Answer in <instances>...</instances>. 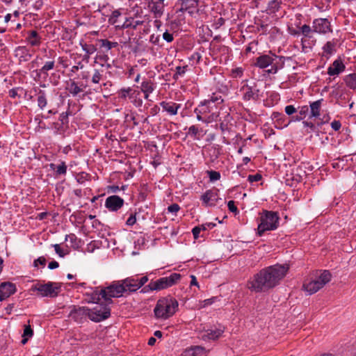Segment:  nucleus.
I'll return each mask as SVG.
<instances>
[{
    "label": "nucleus",
    "mask_w": 356,
    "mask_h": 356,
    "mask_svg": "<svg viewBox=\"0 0 356 356\" xmlns=\"http://www.w3.org/2000/svg\"><path fill=\"white\" fill-rule=\"evenodd\" d=\"M289 265L276 264L261 270L248 282L247 287L252 291L261 292L275 287L284 277Z\"/></svg>",
    "instance_id": "1"
},
{
    "label": "nucleus",
    "mask_w": 356,
    "mask_h": 356,
    "mask_svg": "<svg viewBox=\"0 0 356 356\" xmlns=\"http://www.w3.org/2000/svg\"><path fill=\"white\" fill-rule=\"evenodd\" d=\"M284 56H278L275 54H263L255 58L254 66L259 69H265L270 66V68L266 72L268 74H275L280 69L284 67Z\"/></svg>",
    "instance_id": "2"
},
{
    "label": "nucleus",
    "mask_w": 356,
    "mask_h": 356,
    "mask_svg": "<svg viewBox=\"0 0 356 356\" xmlns=\"http://www.w3.org/2000/svg\"><path fill=\"white\" fill-rule=\"evenodd\" d=\"M178 302L172 297H165L158 300L154 309L157 318L167 319L172 316L178 308Z\"/></svg>",
    "instance_id": "3"
},
{
    "label": "nucleus",
    "mask_w": 356,
    "mask_h": 356,
    "mask_svg": "<svg viewBox=\"0 0 356 356\" xmlns=\"http://www.w3.org/2000/svg\"><path fill=\"white\" fill-rule=\"evenodd\" d=\"M260 222L257 227V234L261 236L266 231H273L279 226L280 217L277 212L264 210L260 213Z\"/></svg>",
    "instance_id": "4"
},
{
    "label": "nucleus",
    "mask_w": 356,
    "mask_h": 356,
    "mask_svg": "<svg viewBox=\"0 0 356 356\" xmlns=\"http://www.w3.org/2000/svg\"><path fill=\"white\" fill-rule=\"evenodd\" d=\"M181 277V275L179 273H173L168 277H163L155 281H151L147 286L142 289V291L146 293L149 291H161L168 289L176 284L180 280Z\"/></svg>",
    "instance_id": "5"
},
{
    "label": "nucleus",
    "mask_w": 356,
    "mask_h": 356,
    "mask_svg": "<svg viewBox=\"0 0 356 356\" xmlns=\"http://www.w3.org/2000/svg\"><path fill=\"white\" fill-rule=\"evenodd\" d=\"M331 274L328 270H323L321 275L316 279L309 282H305L302 285L303 289L312 295L322 289L331 280Z\"/></svg>",
    "instance_id": "6"
},
{
    "label": "nucleus",
    "mask_w": 356,
    "mask_h": 356,
    "mask_svg": "<svg viewBox=\"0 0 356 356\" xmlns=\"http://www.w3.org/2000/svg\"><path fill=\"white\" fill-rule=\"evenodd\" d=\"M59 283L49 282L47 284H36L31 287L32 291H38L42 297L54 298L60 291Z\"/></svg>",
    "instance_id": "7"
},
{
    "label": "nucleus",
    "mask_w": 356,
    "mask_h": 356,
    "mask_svg": "<svg viewBox=\"0 0 356 356\" xmlns=\"http://www.w3.org/2000/svg\"><path fill=\"white\" fill-rule=\"evenodd\" d=\"M194 113L198 121L209 123L213 119V106H210L209 102L205 99L201 102L195 108Z\"/></svg>",
    "instance_id": "8"
},
{
    "label": "nucleus",
    "mask_w": 356,
    "mask_h": 356,
    "mask_svg": "<svg viewBox=\"0 0 356 356\" xmlns=\"http://www.w3.org/2000/svg\"><path fill=\"white\" fill-rule=\"evenodd\" d=\"M111 315V309L106 304H97L89 309V319L94 322H100L108 318Z\"/></svg>",
    "instance_id": "9"
},
{
    "label": "nucleus",
    "mask_w": 356,
    "mask_h": 356,
    "mask_svg": "<svg viewBox=\"0 0 356 356\" xmlns=\"http://www.w3.org/2000/svg\"><path fill=\"white\" fill-rule=\"evenodd\" d=\"M104 289L108 303L112 302V298H120L126 293L122 280L113 282L110 286Z\"/></svg>",
    "instance_id": "10"
},
{
    "label": "nucleus",
    "mask_w": 356,
    "mask_h": 356,
    "mask_svg": "<svg viewBox=\"0 0 356 356\" xmlns=\"http://www.w3.org/2000/svg\"><path fill=\"white\" fill-rule=\"evenodd\" d=\"M69 317L74 321L81 323L89 318V308L87 307L73 306Z\"/></svg>",
    "instance_id": "11"
},
{
    "label": "nucleus",
    "mask_w": 356,
    "mask_h": 356,
    "mask_svg": "<svg viewBox=\"0 0 356 356\" xmlns=\"http://www.w3.org/2000/svg\"><path fill=\"white\" fill-rule=\"evenodd\" d=\"M312 30L319 34H326L332 31L330 22L326 18L315 19L312 23Z\"/></svg>",
    "instance_id": "12"
},
{
    "label": "nucleus",
    "mask_w": 356,
    "mask_h": 356,
    "mask_svg": "<svg viewBox=\"0 0 356 356\" xmlns=\"http://www.w3.org/2000/svg\"><path fill=\"white\" fill-rule=\"evenodd\" d=\"M124 200L118 195L108 196L105 201V207L110 211H118L124 205Z\"/></svg>",
    "instance_id": "13"
},
{
    "label": "nucleus",
    "mask_w": 356,
    "mask_h": 356,
    "mask_svg": "<svg viewBox=\"0 0 356 356\" xmlns=\"http://www.w3.org/2000/svg\"><path fill=\"white\" fill-rule=\"evenodd\" d=\"M15 284L7 282L0 284V300H4L16 292Z\"/></svg>",
    "instance_id": "14"
},
{
    "label": "nucleus",
    "mask_w": 356,
    "mask_h": 356,
    "mask_svg": "<svg viewBox=\"0 0 356 356\" xmlns=\"http://www.w3.org/2000/svg\"><path fill=\"white\" fill-rule=\"evenodd\" d=\"M199 1L200 0H178V3H179L181 6L177 13L188 12L191 15H193L194 13L193 9L198 6Z\"/></svg>",
    "instance_id": "15"
},
{
    "label": "nucleus",
    "mask_w": 356,
    "mask_h": 356,
    "mask_svg": "<svg viewBox=\"0 0 356 356\" xmlns=\"http://www.w3.org/2000/svg\"><path fill=\"white\" fill-rule=\"evenodd\" d=\"M15 56L18 58L19 63H25L32 58V53L25 46L17 47L15 50Z\"/></svg>",
    "instance_id": "16"
},
{
    "label": "nucleus",
    "mask_w": 356,
    "mask_h": 356,
    "mask_svg": "<svg viewBox=\"0 0 356 356\" xmlns=\"http://www.w3.org/2000/svg\"><path fill=\"white\" fill-rule=\"evenodd\" d=\"M147 4L149 10L154 13L155 17H160L164 12V3L156 1L154 0H145Z\"/></svg>",
    "instance_id": "17"
},
{
    "label": "nucleus",
    "mask_w": 356,
    "mask_h": 356,
    "mask_svg": "<svg viewBox=\"0 0 356 356\" xmlns=\"http://www.w3.org/2000/svg\"><path fill=\"white\" fill-rule=\"evenodd\" d=\"M243 99L245 101L257 100L259 98V90L255 87L245 86L241 88Z\"/></svg>",
    "instance_id": "18"
},
{
    "label": "nucleus",
    "mask_w": 356,
    "mask_h": 356,
    "mask_svg": "<svg viewBox=\"0 0 356 356\" xmlns=\"http://www.w3.org/2000/svg\"><path fill=\"white\" fill-rule=\"evenodd\" d=\"M218 194L212 190L207 191L202 196L201 200L205 207H213L216 205L218 201Z\"/></svg>",
    "instance_id": "19"
},
{
    "label": "nucleus",
    "mask_w": 356,
    "mask_h": 356,
    "mask_svg": "<svg viewBox=\"0 0 356 356\" xmlns=\"http://www.w3.org/2000/svg\"><path fill=\"white\" fill-rule=\"evenodd\" d=\"M86 87V86H84L83 83L79 84L74 79H70L66 83L65 90H67L73 97H75L80 92H83Z\"/></svg>",
    "instance_id": "20"
},
{
    "label": "nucleus",
    "mask_w": 356,
    "mask_h": 356,
    "mask_svg": "<svg viewBox=\"0 0 356 356\" xmlns=\"http://www.w3.org/2000/svg\"><path fill=\"white\" fill-rule=\"evenodd\" d=\"M346 69L341 58L336 59L327 68V74L330 76H337L343 72Z\"/></svg>",
    "instance_id": "21"
},
{
    "label": "nucleus",
    "mask_w": 356,
    "mask_h": 356,
    "mask_svg": "<svg viewBox=\"0 0 356 356\" xmlns=\"http://www.w3.org/2000/svg\"><path fill=\"white\" fill-rule=\"evenodd\" d=\"M45 54L44 55V58H46L47 60H46L44 63V65L42 66V68L45 69L46 70L50 71L56 67V52L50 49L49 51H47V49H44Z\"/></svg>",
    "instance_id": "22"
},
{
    "label": "nucleus",
    "mask_w": 356,
    "mask_h": 356,
    "mask_svg": "<svg viewBox=\"0 0 356 356\" xmlns=\"http://www.w3.org/2000/svg\"><path fill=\"white\" fill-rule=\"evenodd\" d=\"M79 44L85 52V54L83 56V60L88 63L90 56L93 54L97 49L95 44H89L83 40H80Z\"/></svg>",
    "instance_id": "23"
},
{
    "label": "nucleus",
    "mask_w": 356,
    "mask_h": 356,
    "mask_svg": "<svg viewBox=\"0 0 356 356\" xmlns=\"http://www.w3.org/2000/svg\"><path fill=\"white\" fill-rule=\"evenodd\" d=\"M291 179L297 183L301 182L307 176L305 166L303 164L298 165L292 169Z\"/></svg>",
    "instance_id": "24"
},
{
    "label": "nucleus",
    "mask_w": 356,
    "mask_h": 356,
    "mask_svg": "<svg viewBox=\"0 0 356 356\" xmlns=\"http://www.w3.org/2000/svg\"><path fill=\"white\" fill-rule=\"evenodd\" d=\"M122 281L126 293L129 294L130 293L135 292L140 289V286L138 284V279L136 278L130 277H127L126 279H124Z\"/></svg>",
    "instance_id": "25"
},
{
    "label": "nucleus",
    "mask_w": 356,
    "mask_h": 356,
    "mask_svg": "<svg viewBox=\"0 0 356 356\" xmlns=\"http://www.w3.org/2000/svg\"><path fill=\"white\" fill-rule=\"evenodd\" d=\"M159 104L163 110L170 115H177L178 110L181 108V105L179 104H177L174 102L163 101L160 102Z\"/></svg>",
    "instance_id": "26"
},
{
    "label": "nucleus",
    "mask_w": 356,
    "mask_h": 356,
    "mask_svg": "<svg viewBox=\"0 0 356 356\" xmlns=\"http://www.w3.org/2000/svg\"><path fill=\"white\" fill-rule=\"evenodd\" d=\"M207 351L204 347L194 346L186 349L181 356H207Z\"/></svg>",
    "instance_id": "27"
},
{
    "label": "nucleus",
    "mask_w": 356,
    "mask_h": 356,
    "mask_svg": "<svg viewBox=\"0 0 356 356\" xmlns=\"http://www.w3.org/2000/svg\"><path fill=\"white\" fill-rule=\"evenodd\" d=\"M26 41L31 47H38L42 42V38L36 31L31 30L27 32Z\"/></svg>",
    "instance_id": "28"
},
{
    "label": "nucleus",
    "mask_w": 356,
    "mask_h": 356,
    "mask_svg": "<svg viewBox=\"0 0 356 356\" xmlns=\"http://www.w3.org/2000/svg\"><path fill=\"white\" fill-rule=\"evenodd\" d=\"M156 85L151 80L145 79L141 83L140 90L144 93V98L149 99V94L156 89Z\"/></svg>",
    "instance_id": "29"
},
{
    "label": "nucleus",
    "mask_w": 356,
    "mask_h": 356,
    "mask_svg": "<svg viewBox=\"0 0 356 356\" xmlns=\"http://www.w3.org/2000/svg\"><path fill=\"white\" fill-rule=\"evenodd\" d=\"M221 329L207 330L201 334L200 338L204 341L216 340L222 334Z\"/></svg>",
    "instance_id": "30"
},
{
    "label": "nucleus",
    "mask_w": 356,
    "mask_h": 356,
    "mask_svg": "<svg viewBox=\"0 0 356 356\" xmlns=\"http://www.w3.org/2000/svg\"><path fill=\"white\" fill-rule=\"evenodd\" d=\"M143 23H144V21H143V20L135 19L133 17H129V18H127L126 20L124 21V22L122 25H116V28L122 29H129V28H131L133 29H136V28L138 26L143 24Z\"/></svg>",
    "instance_id": "31"
},
{
    "label": "nucleus",
    "mask_w": 356,
    "mask_h": 356,
    "mask_svg": "<svg viewBox=\"0 0 356 356\" xmlns=\"http://www.w3.org/2000/svg\"><path fill=\"white\" fill-rule=\"evenodd\" d=\"M97 41L99 44L100 50L104 54L107 53L111 49L115 48L118 46V43L117 42H111L107 39H97Z\"/></svg>",
    "instance_id": "32"
},
{
    "label": "nucleus",
    "mask_w": 356,
    "mask_h": 356,
    "mask_svg": "<svg viewBox=\"0 0 356 356\" xmlns=\"http://www.w3.org/2000/svg\"><path fill=\"white\" fill-rule=\"evenodd\" d=\"M140 95V92L133 89L131 87L127 88H122L120 91V97L122 99L129 97L130 99L137 97Z\"/></svg>",
    "instance_id": "33"
},
{
    "label": "nucleus",
    "mask_w": 356,
    "mask_h": 356,
    "mask_svg": "<svg viewBox=\"0 0 356 356\" xmlns=\"http://www.w3.org/2000/svg\"><path fill=\"white\" fill-rule=\"evenodd\" d=\"M102 299H104L107 302L106 293L105 289H102L100 291H94L91 293V298L90 302L98 303Z\"/></svg>",
    "instance_id": "34"
},
{
    "label": "nucleus",
    "mask_w": 356,
    "mask_h": 356,
    "mask_svg": "<svg viewBox=\"0 0 356 356\" xmlns=\"http://www.w3.org/2000/svg\"><path fill=\"white\" fill-rule=\"evenodd\" d=\"M323 99H318L317 101L313 102L310 103V118H318L320 115V110L321 107Z\"/></svg>",
    "instance_id": "35"
},
{
    "label": "nucleus",
    "mask_w": 356,
    "mask_h": 356,
    "mask_svg": "<svg viewBox=\"0 0 356 356\" xmlns=\"http://www.w3.org/2000/svg\"><path fill=\"white\" fill-rule=\"evenodd\" d=\"M49 72L48 70H46L45 69L41 67L38 70H35L33 72V73H35V76L33 77L34 80L35 81H46L47 79L49 76Z\"/></svg>",
    "instance_id": "36"
},
{
    "label": "nucleus",
    "mask_w": 356,
    "mask_h": 356,
    "mask_svg": "<svg viewBox=\"0 0 356 356\" xmlns=\"http://www.w3.org/2000/svg\"><path fill=\"white\" fill-rule=\"evenodd\" d=\"M282 3V0H272L268 3L267 12L268 14H275L277 13Z\"/></svg>",
    "instance_id": "37"
},
{
    "label": "nucleus",
    "mask_w": 356,
    "mask_h": 356,
    "mask_svg": "<svg viewBox=\"0 0 356 356\" xmlns=\"http://www.w3.org/2000/svg\"><path fill=\"white\" fill-rule=\"evenodd\" d=\"M208 152L211 162L217 160L220 154V148L219 145H213L208 148Z\"/></svg>",
    "instance_id": "38"
},
{
    "label": "nucleus",
    "mask_w": 356,
    "mask_h": 356,
    "mask_svg": "<svg viewBox=\"0 0 356 356\" xmlns=\"http://www.w3.org/2000/svg\"><path fill=\"white\" fill-rule=\"evenodd\" d=\"M38 106L43 109L47 104V99L46 93L44 90H40L38 94Z\"/></svg>",
    "instance_id": "39"
},
{
    "label": "nucleus",
    "mask_w": 356,
    "mask_h": 356,
    "mask_svg": "<svg viewBox=\"0 0 356 356\" xmlns=\"http://www.w3.org/2000/svg\"><path fill=\"white\" fill-rule=\"evenodd\" d=\"M49 166L51 169L56 171V175H65L67 172V165L64 161H62L58 166L54 163H50Z\"/></svg>",
    "instance_id": "40"
},
{
    "label": "nucleus",
    "mask_w": 356,
    "mask_h": 356,
    "mask_svg": "<svg viewBox=\"0 0 356 356\" xmlns=\"http://www.w3.org/2000/svg\"><path fill=\"white\" fill-rule=\"evenodd\" d=\"M207 102H209V104L214 103L215 106H218L223 102V99L222 95L219 92H214L212 95L207 99H205Z\"/></svg>",
    "instance_id": "41"
},
{
    "label": "nucleus",
    "mask_w": 356,
    "mask_h": 356,
    "mask_svg": "<svg viewBox=\"0 0 356 356\" xmlns=\"http://www.w3.org/2000/svg\"><path fill=\"white\" fill-rule=\"evenodd\" d=\"M188 68V65H186L184 66H177L175 68V73L173 75V79L175 80H177L179 77H182L184 76L186 72H187Z\"/></svg>",
    "instance_id": "42"
},
{
    "label": "nucleus",
    "mask_w": 356,
    "mask_h": 356,
    "mask_svg": "<svg viewBox=\"0 0 356 356\" xmlns=\"http://www.w3.org/2000/svg\"><path fill=\"white\" fill-rule=\"evenodd\" d=\"M344 81L349 88L356 89V74H350L347 75L345 77Z\"/></svg>",
    "instance_id": "43"
},
{
    "label": "nucleus",
    "mask_w": 356,
    "mask_h": 356,
    "mask_svg": "<svg viewBox=\"0 0 356 356\" xmlns=\"http://www.w3.org/2000/svg\"><path fill=\"white\" fill-rule=\"evenodd\" d=\"M309 113V108L307 106H302L299 107L298 115L296 117V120L300 121L304 119Z\"/></svg>",
    "instance_id": "44"
},
{
    "label": "nucleus",
    "mask_w": 356,
    "mask_h": 356,
    "mask_svg": "<svg viewBox=\"0 0 356 356\" xmlns=\"http://www.w3.org/2000/svg\"><path fill=\"white\" fill-rule=\"evenodd\" d=\"M300 33L306 38H311L312 33H314V30H312V26L304 24L300 27Z\"/></svg>",
    "instance_id": "45"
},
{
    "label": "nucleus",
    "mask_w": 356,
    "mask_h": 356,
    "mask_svg": "<svg viewBox=\"0 0 356 356\" xmlns=\"http://www.w3.org/2000/svg\"><path fill=\"white\" fill-rule=\"evenodd\" d=\"M120 16H121V12L119 10H115L108 17V23L112 25L115 24Z\"/></svg>",
    "instance_id": "46"
},
{
    "label": "nucleus",
    "mask_w": 356,
    "mask_h": 356,
    "mask_svg": "<svg viewBox=\"0 0 356 356\" xmlns=\"http://www.w3.org/2000/svg\"><path fill=\"white\" fill-rule=\"evenodd\" d=\"M211 181L213 182L220 179V173L218 171L208 170L207 172Z\"/></svg>",
    "instance_id": "47"
},
{
    "label": "nucleus",
    "mask_w": 356,
    "mask_h": 356,
    "mask_svg": "<svg viewBox=\"0 0 356 356\" xmlns=\"http://www.w3.org/2000/svg\"><path fill=\"white\" fill-rule=\"evenodd\" d=\"M72 115V112L69 110L66 112H63L59 116V120L62 124H67L69 122L68 117Z\"/></svg>",
    "instance_id": "48"
},
{
    "label": "nucleus",
    "mask_w": 356,
    "mask_h": 356,
    "mask_svg": "<svg viewBox=\"0 0 356 356\" xmlns=\"http://www.w3.org/2000/svg\"><path fill=\"white\" fill-rule=\"evenodd\" d=\"M102 74L99 70L95 69L92 76V82L95 84H98L102 78Z\"/></svg>",
    "instance_id": "49"
},
{
    "label": "nucleus",
    "mask_w": 356,
    "mask_h": 356,
    "mask_svg": "<svg viewBox=\"0 0 356 356\" xmlns=\"http://www.w3.org/2000/svg\"><path fill=\"white\" fill-rule=\"evenodd\" d=\"M243 74V69L242 67H236L232 70L231 75L233 78H241Z\"/></svg>",
    "instance_id": "50"
},
{
    "label": "nucleus",
    "mask_w": 356,
    "mask_h": 356,
    "mask_svg": "<svg viewBox=\"0 0 356 356\" xmlns=\"http://www.w3.org/2000/svg\"><path fill=\"white\" fill-rule=\"evenodd\" d=\"M334 45L331 42H327V43L323 47L325 53L327 54H332L334 51Z\"/></svg>",
    "instance_id": "51"
},
{
    "label": "nucleus",
    "mask_w": 356,
    "mask_h": 356,
    "mask_svg": "<svg viewBox=\"0 0 356 356\" xmlns=\"http://www.w3.org/2000/svg\"><path fill=\"white\" fill-rule=\"evenodd\" d=\"M33 331L31 329V326L29 325H25L22 337H31L33 336Z\"/></svg>",
    "instance_id": "52"
},
{
    "label": "nucleus",
    "mask_w": 356,
    "mask_h": 356,
    "mask_svg": "<svg viewBox=\"0 0 356 356\" xmlns=\"http://www.w3.org/2000/svg\"><path fill=\"white\" fill-rule=\"evenodd\" d=\"M179 209L180 207L176 203L172 204L168 207V212L174 213L175 216L177 215V213L179 211Z\"/></svg>",
    "instance_id": "53"
},
{
    "label": "nucleus",
    "mask_w": 356,
    "mask_h": 356,
    "mask_svg": "<svg viewBox=\"0 0 356 356\" xmlns=\"http://www.w3.org/2000/svg\"><path fill=\"white\" fill-rule=\"evenodd\" d=\"M261 178H262L261 175L259 173H257L254 175H250L248 177V180L250 183H252V182H256V181H260L261 179Z\"/></svg>",
    "instance_id": "54"
},
{
    "label": "nucleus",
    "mask_w": 356,
    "mask_h": 356,
    "mask_svg": "<svg viewBox=\"0 0 356 356\" xmlns=\"http://www.w3.org/2000/svg\"><path fill=\"white\" fill-rule=\"evenodd\" d=\"M227 207L229 210L234 213H238V210L237 207L235 205V202L234 200H229L227 203Z\"/></svg>",
    "instance_id": "55"
},
{
    "label": "nucleus",
    "mask_w": 356,
    "mask_h": 356,
    "mask_svg": "<svg viewBox=\"0 0 356 356\" xmlns=\"http://www.w3.org/2000/svg\"><path fill=\"white\" fill-rule=\"evenodd\" d=\"M46 264V259L44 257H40L37 259L34 260V267H38L39 265L44 266Z\"/></svg>",
    "instance_id": "56"
},
{
    "label": "nucleus",
    "mask_w": 356,
    "mask_h": 356,
    "mask_svg": "<svg viewBox=\"0 0 356 356\" xmlns=\"http://www.w3.org/2000/svg\"><path fill=\"white\" fill-rule=\"evenodd\" d=\"M198 132H199L198 128L195 125H192L188 129V134L191 136L195 137L196 135L198 134Z\"/></svg>",
    "instance_id": "57"
},
{
    "label": "nucleus",
    "mask_w": 356,
    "mask_h": 356,
    "mask_svg": "<svg viewBox=\"0 0 356 356\" xmlns=\"http://www.w3.org/2000/svg\"><path fill=\"white\" fill-rule=\"evenodd\" d=\"M163 38L164 40H165L168 42H171L174 40L173 35L170 33H169L168 31L163 33Z\"/></svg>",
    "instance_id": "58"
},
{
    "label": "nucleus",
    "mask_w": 356,
    "mask_h": 356,
    "mask_svg": "<svg viewBox=\"0 0 356 356\" xmlns=\"http://www.w3.org/2000/svg\"><path fill=\"white\" fill-rule=\"evenodd\" d=\"M284 111L288 115H291L296 112V108L293 105H288L285 107Z\"/></svg>",
    "instance_id": "59"
},
{
    "label": "nucleus",
    "mask_w": 356,
    "mask_h": 356,
    "mask_svg": "<svg viewBox=\"0 0 356 356\" xmlns=\"http://www.w3.org/2000/svg\"><path fill=\"white\" fill-rule=\"evenodd\" d=\"M136 222V218L135 214H131L126 221V225L128 226L134 225Z\"/></svg>",
    "instance_id": "60"
},
{
    "label": "nucleus",
    "mask_w": 356,
    "mask_h": 356,
    "mask_svg": "<svg viewBox=\"0 0 356 356\" xmlns=\"http://www.w3.org/2000/svg\"><path fill=\"white\" fill-rule=\"evenodd\" d=\"M201 230H202V228L199 226H196L193 228L192 233L195 239L198 238Z\"/></svg>",
    "instance_id": "61"
},
{
    "label": "nucleus",
    "mask_w": 356,
    "mask_h": 356,
    "mask_svg": "<svg viewBox=\"0 0 356 356\" xmlns=\"http://www.w3.org/2000/svg\"><path fill=\"white\" fill-rule=\"evenodd\" d=\"M65 241H70L72 243V246L74 247L73 243H76L77 241V238L74 234H71L69 235H66L65 236Z\"/></svg>",
    "instance_id": "62"
},
{
    "label": "nucleus",
    "mask_w": 356,
    "mask_h": 356,
    "mask_svg": "<svg viewBox=\"0 0 356 356\" xmlns=\"http://www.w3.org/2000/svg\"><path fill=\"white\" fill-rule=\"evenodd\" d=\"M341 127V124L340 121H339V120H334L331 123V127L334 131H339Z\"/></svg>",
    "instance_id": "63"
},
{
    "label": "nucleus",
    "mask_w": 356,
    "mask_h": 356,
    "mask_svg": "<svg viewBox=\"0 0 356 356\" xmlns=\"http://www.w3.org/2000/svg\"><path fill=\"white\" fill-rule=\"evenodd\" d=\"M54 248L55 252L60 257H63L65 256V253L63 252V250L60 248V245L58 244L54 245Z\"/></svg>",
    "instance_id": "64"
}]
</instances>
